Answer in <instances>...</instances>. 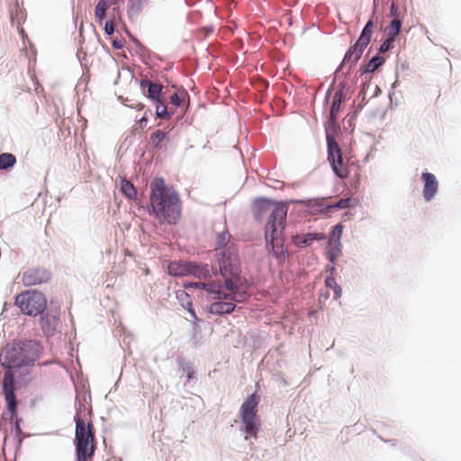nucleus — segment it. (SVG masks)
<instances>
[{
  "label": "nucleus",
  "instance_id": "nucleus-1",
  "mask_svg": "<svg viewBox=\"0 0 461 461\" xmlns=\"http://www.w3.org/2000/svg\"><path fill=\"white\" fill-rule=\"evenodd\" d=\"M140 208L146 210L154 216L160 224L176 225L182 216V203L178 192L166 184L161 176L155 177L149 185V202L140 204Z\"/></svg>",
  "mask_w": 461,
  "mask_h": 461
},
{
  "label": "nucleus",
  "instance_id": "nucleus-2",
  "mask_svg": "<svg viewBox=\"0 0 461 461\" xmlns=\"http://www.w3.org/2000/svg\"><path fill=\"white\" fill-rule=\"evenodd\" d=\"M286 209L280 204L279 207L271 210L264 226L266 249L279 264L293 256L286 246Z\"/></svg>",
  "mask_w": 461,
  "mask_h": 461
},
{
  "label": "nucleus",
  "instance_id": "nucleus-3",
  "mask_svg": "<svg viewBox=\"0 0 461 461\" xmlns=\"http://www.w3.org/2000/svg\"><path fill=\"white\" fill-rule=\"evenodd\" d=\"M374 27L375 22L372 16L363 27L357 40L347 50L341 62L335 70L334 77L325 93L323 101L324 105H327L330 103L332 93L335 89L337 79L341 77L347 78L349 76L351 69L361 59L366 48L370 43Z\"/></svg>",
  "mask_w": 461,
  "mask_h": 461
},
{
  "label": "nucleus",
  "instance_id": "nucleus-4",
  "mask_svg": "<svg viewBox=\"0 0 461 461\" xmlns=\"http://www.w3.org/2000/svg\"><path fill=\"white\" fill-rule=\"evenodd\" d=\"M86 404L82 402L78 396L76 397L75 409L76 414L74 421L75 429V452L76 461H91L95 456V429L92 422L86 424L84 419L80 416L86 410Z\"/></svg>",
  "mask_w": 461,
  "mask_h": 461
},
{
  "label": "nucleus",
  "instance_id": "nucleus-5",
  "mask_svg": "<svg viewBox=\"0 0 461 461\" xmlns=\"http://www.w3.org/2000/svg\"><path fill=\"white\" fill-rule=\"evenodd\" d=\"M216 265L208 264L210 278L221 276L223 282L232 279L241 272V262L237 246L232 243L229 249L214 253Z\"/></svg>",
  "mask_w": 461,
  "mask_h": 461
},
{
  "label": "nucleus",
  "instance_id": "nucleus-6",
  "mask_svg": "<svg viewBox=\"0 0 461 461\" xmlns=\"http://www.w3.org/2000/svg\"><path fill=\"white\" fill-rule=\"evenodd\" d=\"M260 396L257 392L249 394L242 402L240 408V417L241 420L240 431L246 433L245 439L249 437L258 438V433L261 427V421L258 412V403Z\"/></svg>",
  "mask_w": 461,
  "mask_h": 461
},
{
  "label": "nucleus",
  "instance_id": "nucleus-7",
  "mask_svg": "<svg viewBox=\"0 0 461 461\" xmlns=\"http://www.w3.org/2000/svg\"><path fill=\"white\" fill-rule=\"evenodd\" d=\"M221 291L214 293V298L229 300L236 303H246L250 297V283L246 277L241 276V272L232 279L221 283Z\"/></svg>",
  "mask_w": 461,
  "mask_h": 461
},
{
  "label": "nucleus",
  "instance_id": "nucleus-8",
  "mask_svg": "<svg viewBox=\"0 0 461 461\" xmlns=\"http://www.w3.org/2000/svg\"><path fill=\"white\" fill-rule=\"evenodd\" d=\"M14 304L23 314L36 317L47 310L48 301L43 293L28 290L15 296Z\"/></svg>",
  "mask_w": 461,
  "mask_h": 461
},
{
  "label": "nucleus",
  "instance_id": "nucleus-9",
  "mask_svg": "<svg viewBox=\"0 0 461 461\" xmlns=\"http://www.w3.org/2000/svg\"><path fill=\"white\" fill-rule=\"evenodd\" d=\"M168 275L176 277L192 276L197 278H210L207 263H197L192 260H174L167 266Z\"/></svg>",
  "mask_w": 461,
  "mask_h": 461
},
{
  "label": "nucleus",
  "instance_id": "nucleus-10",
  "mask_svg": "<svg viewBox=\"0 0 461 461\" xmlns=\"http://www.w3.org/2000/svg\"><path fill=\"white\" fill-rule=\"evenodd\" d=\"M0 366L5 372L13 373L14 369H21L25 367L21 347L18 339L7 343L0 351Z\"/></svg>",
  "mask_w": 461,
  "mask_h": 461
},
{
  "label": "nucleus",
  "instance_id": "nucleus-11",
  "mask_svg": "<svg viewBox=\"0 0 461 461\" xmlns=\"http://www.w3.org/2000/svg\"><path fill=\"white\" fill-rule=\"evenodd\" d=\"M326 143L327 158L334 175L341 179L348 177V171L343 167V153L339 142L335 138L328 135Z\"/></svg>",
  "mask_w": 461,
  "mask_h": 461
},
{
  "label": "nucleus",
  "instance_id": "nucleus-12",
  "mask_svg": "<svg viewBox=\"0 0 461 461\" xmlns=\"http://www.w3.org/2000/svg\"><path fill=\"white\" fill-rule=\"evenodd\" d=\"M15 376L14 373L4 372L2 380V393L6 402V410L8 411L9 420H13L17 417L18 401L15 394Z\"/></svg>",
  "mask_w": 461,
  "mask_h": 461
},
{
  "label": "nucleus",
  "instance_id": "nucleus-13",
  "mask_svg": "<svg viewBox=\"0 0 461 461\" xmlns=\"http://www.w3.org/2000/svg\"><path fill=\"white\" fill-rule=\"evenodd\" d=\"M41 329L47 338L53 337L60 324L59 306L51 300L47 310L39 314Z\"/></svg>",
  "mask_w": 461,
  "mask_h": 461
},
{
  "label": "nucleus",
  "instance_id": "nucleus-14",
  "mask_svg": "<svg viewBox=\"0 0 461 461\" xmlns=\"http://www.w3.org/2000/svg\"><path fill=\"white\" fill-rule=\"evenodd\" d=\"M25 367L34 366L43 355V347L37 339H18Z\"/></svg>",
  "mask_w": 461,
  "mask_h": 461
},
{
  "label": "nucleus",
  "instance_id": "nucleus-15",
  "mask_svg": "<svg viewBox=\"0 0 461 461\" xmlns=\"http://www.w3.org/2000/svg\"><path fill=\"white\" fill-rule=\"evenodd\" d=\"M283 205L285 209H286V212H288L287 201H276L272 198L265 197V196H258L256 197L251 203V211L253 213V218L256 221H262L266 213L271 209L272 206L275 210L279 207V205Z\"/></svg>",
  "mask_w": 461,
  "mask_h": 461
},
{
  "label": "nucleus",
  "instance_id": "nucleus-16",
  "mask_svg": "<svg viewBox=\"0 0 461 461\" xmlns=\"http://www.w3.org/2000/svg\"><path fill=\"white\" fill-rule=\"evenodd\" d=\"M51 278V273L42 267L29 268L23 273V282L25 286L45 284Z\"/></svg>",
  "mask_w": 461,
  "mask_h": 461
},
{
  "label": "nucleus",
  "instance_id": "nucleus-17",
  "mask_svg": "<svg viewBox=\"0 0 461 461\" xmlns=\"http://www.w3.org/2000/svg\"><path fill=\"white\" fill-rule=\"evenodd\" d=\"M288 203L302 204L306 208V212L310 215L326 214V205L321 199L319 198H308V199H291L287 202Z\"/></svg>",
  "mask_w": 461,
  "mask_h": 461
},
{
  "label": "nucleus",
  "instance_id": "nucleus-18",
  "mask_svg": "<svg viewBox=\"0 0 461 461\" xmlns=\"http://www.w3.org/2000/svg\"><path fill=\"white\" fill-rule=\"evenodd\" d=\"M236 302L229 300H214L213 303L208 304L205 311L208 314L224 316L231 314L237 308Z\"/></svg>",
  "mask_w": 461,
  "mask_h": 461
},
{
  "label": "nucleus",
  "instance_id": "nucleus-19",
  "mask_svg": "<svg viewBox=\"0 0 461 461\" xmlns=\"http://www.w3.org/2000/svg\"><path fill=\"white\" fill-rule=\"evenodd\" d=\"M420 179L423 182L422 195L426 202L433 200L438 190V181L434 174L430 172H422Z\"/></svg>",
  "mask_w": 461,
  "mask_h": 461
},
{
  "label": "nucleus",
  "instance_id": "nucleus-20",
  "mask_svg": "<svg viewBox=\"0 0 461 461\" xmlns=\"http://www.w3.org/2000/svg\"><path fill=\"white\" fill-rule=\"evenodd\" d=\"M342 78L343 80L339 84L331 101L330 111H331L332 118H334L335 113H339L341 104L345 101L347 95L351 92L350 86L346 80L347 78Z\"/></svg>",
  "mask_w": 461,
  "mask_h": 461
},
{
  "label": "nucleus",
  "instance_id": "nucleus-21",
  "mask_svg": "<svg viewBox=\"0 0 461 461\" xmlns=\"http://www.w3.org/2000/svg\"><path fill=\"white\" fill-rule=\"evenodd\" d=\"M140 86L142 90L147 88V93L144 95L150 99L153 104H158L159 101H164L163 86L159 83H155L148 78L140 80Z\"/></svg>",
  "mask_w": 461,
  "mask_h": 461
},
{
  "label": "nucleus",
  "instance_id": "nucleus-22",
  "mask_svg": "<svg viewBox=\"0 0 461 461\" xmlns=\"http://www.w3.org/2000/svg\"><path fill=\"white\" fill-rule=\"evenodd\" d=\"M326 238L322 232L295 233L291 236V242L302 249L311 246L315 241H321Z\"/></svg>",
  "mask_w": 461,
  "mask_h": 461
},
{
  "label": "nucleus",
  "instance_id": "nucleus-23",
  "mask_svg": "<svg viewBox=\"0 0 461 461\" xmlns=\"http://www.w3.org/2000/svg\"><path fill=\"white\" fill-rule=\"evenodd\" d=\"M176 297L180 305L187 311L192 318L193 330H196L202 320L196 315L190 295L185 290H177L176 292Z\"/></svg>",
  "mask_w": 461,
  "mask_h": 461
},
{
  "label": "nucleus",
  "instance_id": "nucleus-24",
  "mask_svg": "<svg viewBox=\"0 0 461 461\" xmlns=\"http://www.w3.org/2000/svg\"><path fill=\"white\" fill-rule=\"evenodd\" d=\"M385 60V58L379 54H375L368 61H363L356 74L357 79L362 78L364 76H370L379 68L383 67Z\"/></svg>",
  "mask_w": 461,
  "mask_h": 461
},
{
  "label": "nucleus",
  "instance_id": "nucleus-25",
  "mask_svg": "<svg viewBox=\"0 0 461 461\" xmlns=\"http://www.w3.org/2000/svg\"><path fill=\"white\" fill-rule=\"evenodd\" d=\"M184 288H198L203 289L211 295L212 300H217L214 298V293L221 291V283L216 284L215 282H185L183 285Z\"/></svg>",
  "mask_w": 461,
  "mask_h": 461
},
{
  "label": "nucleus",
  "instance_id": "nucleus-26",
  "mask_svg": "<svg viewBox=\"0 0 461 461\" xmlns=\"http://www.w3.org/2000/svg\"><path fill=\"white\" fill-rule=\"evenodd\" d=\"M120 191L126 199L134 201L139 207L140 204H142L139 199L136 187L127 178L121 179Z\"/></svg>",
  "mask_w": 461,
  "mask_h": 461
},
{
  "label": "nucleus",
  "instance_id": "nucleus-27",
  "mask_svg": "<svg viewBox=\"0 0 461 461\" xmlns=\"http://www.w3.org/2000/svg\"><path fill=\"white\" fill-rule=\"evenodd\" d=\"M130 40L132 41L135 47V52L140 57V60L147 64L149 60L151 59L152 57H157V54L150 51L147 47H145L139 39H137L134 35H131Z\"/></svg>",
  "mask_w": 461,
  "mask_h": 461
},
{
  "label": "nucleus",
  "instance_id": "nucleus-28",
  "mask_svg": "<svg viewBox=\"0 0 461 461\" xmlns=\"http://www.w3.org/2000/svg\"><path fill=\"white\" fill-rule=\"evenodd\" d=\"M230 238L231 235L230 234L227 228H225L222 231L218 232L215 237V247L213 249L214 253L229 249L230 244H232L230 242Z\"/></svg>",
  "mask_w": 461,
  "mask_h": 461
},
{
  "label": "nucleus",
  "instance_id": "nucleus-29",
  "mask_svg": "<svg viewBox=\"0 0 461 461\" xmlns=\"http://www.w3.org/2000/svg\"><path fill=\"white\" fill-rule=\"evenodd\" d=\"M339 113H335L334 118L331 117V111L329 112L327 122L324 124L325 138L330 136L336 139V135L340 131V127L338 123Z\"/></svg>",
  "mask_w": 461,
  "mask_h": 461
},
{
  "label": "nucleus",
  "instance_id": "nucleus-30",
  "mask_svg": "<svg viewBox=\"0 0 461 461\" xmlns=\"http://www.w3.org/2000/svg\"><path fill=\"white\" fill-rule=\"evenodd\" d=\"M169 140L168 133L162 130H156L149 136V143L157 149H162L164 148L163 142Z\"/></svg>",
  "mask_w": 461,
  "mask_h": 461
},
{
  "label": "nucleus",
  "instance_id": "nucleus-31",
  "mask_svg": "<svg viewBox=\"0 0 461 461\" xmlns=\"http://www.w3.org/2000/svg\"><path fill=\"white\" fill-rule=\"evenodd\" d=\"M144 5L145 0H129L127 10L129 19L132 22L136 20Z\"/></svg>",
  "mask_w": 461,
  "mask_h": 461
},
{
  "label": "nucleus",
  "instance_id": "nucleus-32",
  "mask_svg": "<svg viewBox=\"0 0 461 461\" xmlns=\"http://www.w3.org/2000/svg\"><path fill=\"white\" fill-rule=\"evenodd\" d=\"M16 163V157L13 153L4 152L0 154V171L11 170Z\"/></svg>",
  "mask_w": 461,
  "mask_h": 461
},
{
  "label": "nucleus",
  "instance_id": "nucleus-33",
  "mask_svg": "<svg viewBox=\"0 0 461 461\" xmlns=\"http://www.w3.org/2000/svg\"><path fill=\"white\" fill-rule=\"evenodd\" d=\"M356 206V203L353 199L351 198H340L339 201L333 203H327L326 205V212L328 213L333 210H342V209H351Z\"/></svg>",
  "mask_w": 461,
  "mask_h": 461
},
{
  "label": "nucleus",
  "instance_id": "nucleus-34",
  "mask_svg": "<svg viewBox=\"0 0 461 461\" xmlns=\"http://www.w3.org/2000/svg\"><path fill=\"white\" fill-rule=\"evenodd\" d=\"M327 259L329 260L330 263L335 264L341 253V242H335L331 243L330 245L327 244Z\"/></svg>",
  "mask_w": 461,
  "mask_h": 461
},
{
  "label": "nucleus",
  "instance_id": "nucleus-35",
  "mask_svg": "<svg viewBox=\"0 0 461 461\" xmlns=\"http://www.w3.org/2000/svg\"><path fill=\"white\" fill-rule=\"evenodd\" d=\"M402 26V19H393L386 27L387 37L395 41L396 37L401 33Z\"/></svg>",
  "mask_w": 461,
  "mask_h": 461
},
{
  "label": "nucleus",
  "instance_id": "nucleus-36",
  "mask_svg": "<svg viewBox=\"0 0 461 461\" xmlns=\"http://www.w3.org/2000/svg\"><path fill=\"white\" fill-rule=\"evenodd\" d=\"M179 370L185 375L188 381L194 377V368L190 361H185L184 358H178L177 360Z\"/></svg>",
  "mask_w": 461,
  "mask_h": 461
},
{
  "label": "nucleus",
  "instance_id": "nucleus-37",
  "mask_svg": "<svg viewBox=\"0 0 461 461\" xmlns=\"http://www.w3.org/2000/svg\"><path fill=\"white\" fill-rule=\"evenodd\" d=\"M344 225L341 222H339L331 227L328 245L335 242H341V237L343 234Z\"/></svg>",
  "mask_w": 461,
  "mask_h": 461
},
{
  "label": "nucleus",
  "instance_id": "nucleus-38",
  "mask_svg": "<svg viewBox=\"0 0 461 461\" xmlns=\"http://www.w3.org/2000/svg\"><path fill=\"white\" fill-rule=\"evenodd\" d=\"M325 286L328 288L332 289L334 294V299L337 300L341 297L342 295V289L340 285L336 282V279L334 276H327L324 280Z\"/></svg>",
  "mask_w": 461,
  "mask_h": 461
},
{
  "label": "nucleus",
  "instance_id": "nucleus-39",
  "mask_svg": "<svg viewBox=\"0 0 461 461\" xmlns=\"http://www.w3.org/2000/svg\"><path fill=\"white\" fill-rule=\"evenodd\" d=\"M156 106L155 116L156 118H162L169 120L174 115L173 111H168L164 104V101H159L158 104H154Z\"/></svg>",
  "mask_w": 461,
  "mask_h": 461
},
{
  "label": "nucleus",
  "instance_id": "nucleus-40",
  "mask_svg": "<svg viewBox=\"0 0 461 461\" xmlns=\"http://www.w3.org/2000/svg\"><path fill=\"white\" fill-rule=\"evenodd\" d=\"M11 421L13 422V425H12V428H11V431L16 437L18 443L21 444L22 441H23V438H22L23 429H22V427H21L23 420H22V418H19L17 416V417H14V420H11Z\"/></svg>",
  "mask_w": 461,
  "mask_h": 461
},
{
  "label": "nucleus",
  "instance_id": "nucleus-41",
  "mask_svg": "<svg viewBox=\"0 0 461 461\" xmlns=\"http://www.w3.org/2000/svg\"><path fill=\"white\" fill-rule=\"evenodd\" d=\"M107 5L104 1L100 0L95 8V15L101 23L106 18Z\"/></svg>",
  "mask_w": 461,
  "mask_h": 461
},
{
  "label": "nucleus",
  "instance_id": "nucleus-42",
  "mask_svg": "<svg viewBox=\"0 0 461 461\" xmlns=\"http://www.w3.org/2000/svg\"><path fill=\"white\" fill-rule=\"evenodd\" d=\"M186 98L189 99V95H188L187 92H185L184 90L181 95H179L178 93L172 94L169 99H170V103L176 108H178V107H181L184 104L185 100Z\"/></svg>",
  "mask_w": 461,
  "mask_h": 461
},
{
  "label": "nucleus",
  "instance_id": "nucleus-43",
  "mask_svg": "<svg viewBox=\"0 0 461 461\" xmlns=\"http://www.w3.org/2000/svg\"><path fill=\"white\" fill-rule=\"evenodd\" d=\"M393 42H394V40L391 39V38H386L382 43L381 45L379 46L378 50H377V54H384L389 50H391L393 48Z\"/></svg>",
  "mask_w": 461,
  "mask_h": 461
},
{
  "label": "nucleus",
  "instance_id": "nucleus-44",
  "mask_svg": "<svg viewBox=\"0 0 461 461\" xmlns=\"http://www.w3.org/2000/svg\"><path fill=\"white\" fill-rule=\"evenodd\" d=\"M361 79L360 84V95H363L364 94L367 93V89L369 88L371 85L372 76H364Z\"/></svg>",
  "mask_w": 461,
  "mask_h": 461
},
{
  "label": "nucleus",
  "instance_id": "nucleus-45",
  "mask_svg": "<svg viewBox=\"0 0 461 461\" xmlns=\"http://www.w3.org/2000/svg\"><path fill=\"white\" fill-rule=\"evenodd\" d=\"M401 14L399 13L398 6L394 2H392L389 8L388 17L393 19H402Z\"/></svg>",
  "mask_w": 461,
  "mask_h": 461
},
{
  "label": "nucleus",
  "instance_id": "nucleus-46",
  "mask_svg": "<svg viewBox=\"0 0 461 461\" xmlns=\"http://www.w3.org/2000/svg\"><path fill=\"white\" fill-rule=\"evenodd\" d=\"M104 31L105 34L109 36L113 35L115 32L116 28L112 20H108L104 23Z\"/></svg>",
  "mask_w": 461,
  "mask_h": 461
},
{
  "label": "nucleus",
  "instance_id": "nucleus-47",
  "mask_svg": "<svg viewBox=\"0 0 461 461\" xmlns=\"http://www.w3.org/2000/svg\"><path fill=\"white\" fill-rule=\"evenodd\" d=\"M357 101L358 104H357V109L356 113L361 111L362 108L366 104V103H367L366 94L360 95V92H358V95L357 96Z\"/></svg>",
  "mask_w": 461,
  "mask_h": 461
},
{
  "label": "nucleus",
  "instance_id": "nucleus-48",
  "mask_svg": "<svg viewBox=\"0 0 461 461\" xmlns=\"http://www.w3.org/2000/svg\"><path fill=\"white\" fill-rule=\"evenodd\" d=\"M127 102H131V104H124V105L134 108L138 111H141L145 108V105L142 103H133L132 100L126 99Z\"/></svg>",
  "mask_w": 461,
  "mask_h": 461
},
{
  "label": "nucleus",
  "instance_id": "nucleus-49",
  "mask_svg": "<svg viewBox=\"0 0 461 461\" xmlns=\"http://www.w3.org/2000/svg\"><path fill=\"white\" fill-rule=\"evenodd\" d=\"M112 46L115 50H122L124 47V42L122 40L114 39L112 41Z\"/></svg>",
  "mask_w": 461,
  "mask_h": 461
},
{
  "label": "nucleus",
  "instance_id": "nucleus-50",
  "mask_svg": "<svg viewBox=\"0 0 461 461\" xmlns=\"http://www.w3.org/2000/svg\"><path fill=\"white\" fill-rule=\"evenodd\" d=\"M148 116H147V113H145L143 114V116L138 121V123L140 124V128H143L144 126H146L147 122H148Z\"/></svg>",
  "mask_w": 461,
  "mask_h": 461
},
{
  "label": "nucleus",
  "instance_id": "nucleus-51",
  "mask_svg": "<svg viewBox=\"0 0 461 461\" xmlns=\"http://www.w3.org/2000/svg\"><path fill=\"white\" fill-rule=\"evenodd\" d=\"M326 271L329 272V276H334V273L336 271L335 264L330 263V265L327 267Z\"/></svg>",
  "mask_w": 461,
  "mask_h": 461
},
{
  "label": "nucleus",
  "instance_id": "nucleus-52",
  "mask_svg": "<svg viewBox=\"0 0 461 461\" xmlns=\"http://www.w3.org/2000/svg\"><path fill=\"white\" fill-rule=\"evenodd\" d=\"M398 84H399V80H398V73H396V79H395V81L392 84V86H391V89H392V90H393L394 88H396V87H397V86H398ZM392 95H393V91H390V92H389V97H390V99H391V100H392Z\"/></svg>",
  "mask_w": 461,
  "mask_h": 461
},
{
  "label": "nucleus",
  "instance_id": "nucleus-53",
  "mask_svg": "<svg viewBox=\"0 0 461 461\" xmlns=\"http://www.w3.org/2000/svg\"><path fill=\"white\" fill-rule=\"evenodd\" d=\"M260 85H261V88L258 90V91H260V92L267 91V88H268V86H269V84H268V82H267V81H262V82L260 83Z\"/></svg>",
  "mask_w": 461,
  "mask_h": 461
},
{
  "label": "nucleus",
  "instance_id": "nucleus-54",
  "mask_svg": "<svg viewBox=\"0 0 461 461\" xmlns=\"http://www.w3.org/2000/svg\"><path fill=\"white\" fill-rule=\"evenodd\" d=\"M382 93L380 87L378 86H375L374 94L371 95V98L378 96Z\"/></svg>",
  "mask_w": 461,
  "mask_h": 461
},
{
  "label": "nucleus",
  "instance_id": "nucleus-55",
  "mask_svg": "<svg viewBox=\"0 0 461 461\" xmlns=\"http://www.w3.org/2000/svg\"><path fill=\"white\" fill-rule=\"evenodd\" d=\"M378 438H379L381 440L384 441V442H389V443H391V444H392V446H395V445H396V439H389V440H385V439H384L381 436H378Z\"/></svg>",
  "mask_w": 461,
  "mask_h": 461
},
{
  "label": "nucleus",
  "instance_id": "nucleus-56",
  "mask_svg": "<svg viewBox=\"0 0 461 461\" xmlns=\"http://www.w3.org/2000/svg\"><path fill=\"white\" fill-rule=\"evenodd\" d=\"M50 363H51L50 361H44V362L39 364V366H47L50 365Z\"/></svg>",
  "mask_w": 461,
  "mask_h": 461
},
{
  "label": "nucleus",
  "instance_id": "nucleus-57",
  "mask_svg": "<svg viewBox=\"0 0 461 461\" xmlns=\"http://www.w3.org/2000/svg\"><path fill=\"white\" fill-rule=\"evenodd\" d=\"M276 182L278 185H279V187H277L278 189H283V188H284V186H285L284 182H281V181H278V180H276Z\"/></svg>",
  "mask_w": 461,
  "mask_h": 461
},
{
  "label": "nucleus",
  "instance_id": "nucleus-58",
  "mask_svg": "<svg viewBox=\"0 0 461 461\" xmlns=\"http://www.w3.org/2000/svg\"><path fill=\"white\" fill-rule=\"evenodd\" d=\"M20 33H21V35H22L23 40H24L25 32H24V30H23V28H21V30H20Z\"/></svg>",
  "mask_w": 461,
  "mask_h": 461
},
{
  "label": "nucleus",
  "instance_id": "nucleus-59",
  "mask_svg": "<svg viewBox=\"0 0 461 461\" xmlns=\"http://www.w3.org/2000/svg\"><path fill=\"white\" fill-rule=\"evenodd\" d=\"M125 32L126 34L129 36V38H131V35H133L129 30L128 28L125 27Z\"/></svg>",
  "mask_w": 461,
  "mask_h": 461
}]
</instances>
